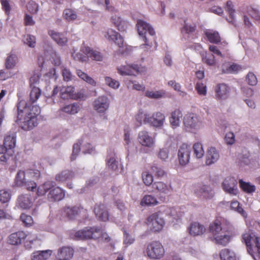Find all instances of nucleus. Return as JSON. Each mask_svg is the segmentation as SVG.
Instances as JSON below:
<instances>
[{"label":"nucleus","mask_w":260,"mask_h":260,"mask_svg":"<svg viewBox=\"0 0 260 260\" xmlns=\"http://www.w3.org/2000/svg\"><path fill=\"white\" fill-rule=\"evenodd\" d=\"M94 213L96 217L100 220L106 221L109 219V214L103 204L96 205L94 208Z\"/></svg>","instance_id":"b1692460"},{"label":"nucleus","mask_w":260,"mask_h":260,"mask_svg":"<svg viewBox=\"0 0 260 260\" xmlns=\"http://www.w3.org/2000/svg\"><path fill=\"white\" fill-rule=\"evenodd\" d=\"M61 98L64 100L68 99H76L78 96L74 88L72 86H62L60 89Z\"/></svg>","instance_id":"bb28decb"},{"label":"nucleus","mask_w":260,"mask_h":260,"mask_svg":"<svg viewBox=\"0 0 260 260\" xmlns=\"http://www.w3.org/2000/svg\"><path fill=\"white\" fill-rule=\"evenodd\" d=\"M41 90L36 86L32 87L30 93V100L31 102V104L34 103L38 99L41 95Z\"/></svg>","instance_id":"603ef678"},{"label":"nucleus","mask_w":260,"mask_h":260,"mask_svg":"<svg viewBox=\"0 0 260 260\" xmlns=\"http://www.w3.org/2000/svg\"><path fill=\"white\" fill-rule=\"evenodd\" d=\"M49 34L60 46L64 45L68 41L67 38L62 34L57 32L54 30H50Z\"/></svg>","instance_id":"f704fd0d"},{"label":"nucleus","mask_w":260,"mask_h":260,"mask_svg":"<svg viewBox=\"0 0 260 260\" xmlns=\"http://www.w3.org/2000/svg\"><path fill=\"white\" fill-rule=\"evenodd\" d=\"M56 184L52 181H47L43 184L40 185L37 193L38 196H44L49 191L47 194V198L51 202L59 201L61 200L65 196L64 191L60 187H54Z\"/></svg>","instance_id":"20e7f679"},{"label":"nucleus","mask_w":260,"mask_h":260,"mask_svg":"<svg viewBox=\"0 0 260 260\" xmlns=\"http://www.w3.org/2000/svg\"><path fill=\"white\" fill-rule=\"evenodd\" d=\"M80 51L86 54L88 58L96 61H102L103 56L100 52L98 51L91 49L89 47L86 46H82L80 48Z\"/></svg>","instance_id":"412c9836"},{"label":"nucleus","mask_w":260,"mask_h":260,"mask_svg":"<svg viewBox=\"0 0 260 260\" xmlns=\"http://www.w3.org/2000/svg\"><path fill=\"white\" fill-rule=\"evenodd\" d=\"M237 184V181L234 177L228 176L223 181L222 187L226 193L236 196L239 192Z\"/></svg>","instance_id":"f8f14e48"},{"label":"nucleus","mask_w":260,"mask_h":260,"mask_svg":"<svg viewBox=\"0 0 260 260\" xmlns=\"http://www.w3.org/2000/svg\"><path fill=\"white\" fill-rule=\"evenodd\" d=\"M80 109V108L78 104L74 103L65 106L62 108V111L68 114H75L78 112Z\"/></svg>","instance_id":"79ce46f5"},{"label":"nucleus","mask_w":260,"mask_h":260,"mask_svg":"<svg viewBox=\"0 0 260 260\" xmlns=\"http://www.w3.org/2000/svg\"><path fill=\"white\" fill-rule=\"evenodd\" d=\"M74 253L73 248L70 246H63L57 251L56 258L57 260H71Z\"/></svg>","instance_id":"dca6fc26"},{"label":"nucleus","mask_w":260,"mask_h":260,"mask_svg":"<svg viewBox=\"0 0 260 260\" xmlns=\"http://www.w3.org/2000/svg\"><path fill=\"white\" fill-rule=\"evenodd\" d=\"M191 150V147L186 144L180 146L178 152V158L181 165L185 166L189 162Z\"/></svg>","instance_id":"ddd939ff"},{"label":"nucleus","mask_w":260,"mask_h":260,"mask_svg":"<svg viewBox=\"0 0 260 260\" xmlns=\"http://www.w3.org/2000/svg\"><path fill=\"white\" fill-rule=\"evenodd\" d=\"M188 230L190 235L196 236L202 235L205 233L206 230L203 224L194 222L190 224L188 228Z\"/></svg>","instance_id":"5701e85b"},{"label":"nucleus","mask_w":260,"mask_h":260,"mask_svg":"<svg viewBox=\"0 0 260 260\" xmlns=\"http://www.w3.org/2000/svg\"><path fill=\"white\" fill-rule=\"evenodd\" d=\"M239 69V67L237 64L230 65L228 63H224L222 66V72L224 73H232L236 72Z\"/></svg>","instance_id":"864d4df0"},{"label":"nucleus","mask_w":260,"mask_h":260,"mask_svg":"<svg viewBox=\"0 0 260 260\" xmlns=\"http://www.w3.org/2000/svg\"><path fill=\"white\" fill-rule=\"evenodd\" d=\"M196 25L194 23H191L187 20H184V25L182 28V32L185 34H190L195 31Z\"/></svg>","instance_id":"8fccbe9b"},{"label":"nucleus","mask_w":260,"mask_h":260,"mask_svg":"<svg viewBox=\"0 0 260 260\" xmlns=\"http://www.w3.org/2000/svg\"><path fill=\"white\" fill-rule=\"evenodd\" d=\"M246 81L248 84L251 86H255L257 83L256 76L252 72H249L246 76Z\"/></svg>","instance_id":"0e129e2a"},{"label":"nucleus","mask_w":260,"mask_h":260,"mask_svg":"<svg viewBox=\"0 0 260 260\" xmlns=\"http://www.w3.org/2000/svg\"><path fill=\"white\" fill-rule=\"evenodd\" d=\"M118 161L113 156H110L107 160V165L108 167L113 170H116L118 168Z\"/></svg>","instance_id":"69168bd1"},{"label":"nucleus","mask_w":260,"mask_h":260,"mask_svg":"<svg viewBox=\"0 0 260 260\" xmlns=\"http://www.w3.org/2000/svg\"><path fill=\"white\" fill-rule=\"evenodd\" d=\"M202 59L203 61L209 66H214L216 64L215 56L212 54H206L203 56Z\"/></svg>","instance_id":"052dcab7"},{"label":"nucleus","mask_w":260,"mask_h":260,"mask_svg":"<svg viewBox=\"0 0 260 260\" xmlns=\"http://www.w3.org/2000/svg\"><path fill=\"white\" fill-rule=\"evenodd\" d=\"M215 91L217 98L226 99L229 96L230 88L225 84H219L216 86Z\"/></svg>","instance_id":"cd10ccee"},{"label":"nucleus","mask_w":260,"mask_h":260,"mask_svg":"<svg viewBox=\"0 0 260 260\" xmlns=\"http://www.w3.org/2000/svg\"><path fill=\"white\" fill-rule=\"evenodd\" d=\"M101 234V229L98 227L85 228L72 234V238L77 240H86L98 238Z\"/></svg>","instance_id":"423d86ee"},{"label":"nucleus","mask_w":260,"mask_h":260,"mask_svg":"<svg viewBox=\"0 0 260 260\" xmlns=\"http://www.w3.org/2000/svg\"><path fill=\"white\" fill-rule=\"evenodd\" d=\"M151 170L155 177L157 178H161L167 176V172L163 167L156 164H153L151 166Z\"/></svg>","instance_id":"c9c22d12"},{"label":"nucleus","mask_w":260,"mask_h":260,"mask_svg":"<svg viewBox=\"0 0 260 260\" xmlns=\"http://www.w3.org/2000/svg\"><path fill=\"white\" fill-rule=\"evenodd\" d=\"M27 9L32 14H35L38 12V5L34 1H30L27 5Z\"/></svg>","instance_id":"338daca9"},{"label":"nucleus","mask_w":260,"mask_h":260,"mask_svg":"<svg viewBox=\"0 0 260 260\" xmlns=\"http://www.w3.org/2000/svg\"><path fill=\"white\" fill-rule=\"evenodd\" d=\"M196 194L203 199H210L214 196V191L208 186L203 185L196 190Z\"/></svg>","instance_id":"4be33fe9"},{"label":"nucleus","mask_w":260,"mask_h":260,"mask_svg":"<svg viewBox=\"0 0 260 260\" xmlns=\"http://www.w3.org/2000/svg\"><path fill=\"white\" fill-rule=\"evenodd\" d=\"M118 72L122 76L136 75L139 72V68L137 65L121 66L117 68Z\"/></svg>","instance_id":"6ab92c4d"},{"label":"nucleus","mask_w":260,"mask_h":260,"mask_svg":"<svg viewBox=\"0 0 260 260\" xmlns=\"http://www.w3.org/2000/svg\"><path fill=\"white\" fill-rule=\"evenodd\" d=\"M145 95L150 99H159L165 98L166 91L162 89L159 90H147L145 92Z\"/></svg>","instance_id":"e433bc0d"},{"label":"nucleus","mask_w":260,"mask_h":260,"mask_svg":"<svg viewBox=\"0 0 260 260\" xmlns=\"http://www.w3.org/2000/svg\"><path fill=\"white\" fill-rule=\"evenodd\" d=\"M182 117V114L179 109H176L171 114L169 120L171 125L174 128L180 125L181 119Z\"/></svg>","instance_id":"c756f323"},{"label":"nucleus","mask_w":260,"mask_h":260,"mask_svg":"<svg viewBox=\"0 0 260 260\" xmlns=\"http://www.w3.org/2000/svg\"><path fill=\"white\" fill-rule=\"evenodd\" d=\"M239 183L242 189L245 192L251 193L255 191V186L249 183H246L242 180H240Z\"/></svg>","instance_id":"4d7b16f0"},{"label":"nucleus","mask_w":260,"mask_h":260,"mask_svg":"<svg viewBox=\"0 0 260 260\" xmlns=\"http://www.w3.org/2000/svg\"><path fill=\"white\" fill-rule=\"evenodd\" d=\"M169 156V150L168 148H160L157 153V157L162 161H167Z\"/></svg>","instance_id":"5fc2aeb1"},{"label":"nucleus","mask_w":260,"mask_h":260,"mask_svg":"<svg viewBox=\"0 0 260 260\" xmlns=\"http://www.w3.org/2000/svg\"><path fill=\"white\" fill-rule=\"evenodd\" d=\"M18 57L15 54L8 56L6 61V67L7 69H13L18 62Z\"/></svg>","instance_id":"de8ad7c7"},{"label":"nucleus","mask_w":260,"mask_h":260,"mask_svg":"<svg viewBox=\"0 0 260 260\" xmlns=\"http://www.w3.org/2000/svg\"><path fill=\"white\" fill-rule=\"evenodd\" d=\"M25 233L23 231H18L11 234L8 238V242L12 245L21 244L22 240L25 239Z\"/></svg>","instance_id":"a878e982"},{"label":"nucleus","mask_w":260,"mask_h":260,"mask_svg":"<svg viewBox=\"0 0 260 260\" xmlns=\"http://www.w3.org/2000/svg\"><path fill=\"white\" fill-rule=\"evenodd\" d=\"M142 177L143 181L146 185L149 186L152 184L153 181V178L152 175L148 172H143L142 174Z\"/></svg>","instance_id":"13d9d810"},{"label":"nucleus","mask_w":260,"mask_h":260,"mask_svg":"<svg viewBox=\"0 0 260 260\" xmlns=\"http://www.w3.org/2000/svg\"><path fill=\"white\" fill-rule=\"evenodd\" d=\"M23 41L29 47L34 48L36 46V38L34 36L26 35L24 37Z\"/></svg>","instance_id":"6e6d98bb"},{"label":"nucleus","mask_w":260,"mask_h":260,"mask_svg":"<svg viewBox=\"0 0 260 260\" xmlns=\"http://www.w3.org/2000/svg\"><path fill=\"white\" fill-rule=\"evenodd\" d=\"M51 254V250L37 251L32 253L31 259V260H47L50 257Z\"/></svg>","instance_id":"473e14b6"},{"label":"nucleus","mask_w":260,"mask_h":260,"mask_svg":"<svg viewBox=\"0 0 260 260\" xmlns=\"http://www.w3.org/2000/svg\"><path fill=\"white\" fill-rule=\"evenodd\" d=\"M63 211L67 216L71 219H74L82 213L86 212L85 210L79 206H67L64 208Z\"/></svg>","instance_id":"aec40b11"},{"label":"nucleus","mask_w":260,"mask_h":260,"mask_svg":"<svg viewBox=\"0 0 260 260\" xmlns=\"http://www.w3.org/2000/svg\"><path fill=\"white\" fill-rule=\"evenodd\" d=\"M16 144V136L14 134L7 135L4 139V144L0 146V154L7 153L8 156L14 153V149Z\"/></svg>","instance_id":"9d476101"},{"label":"nucleus","mask_w":260,"mask_h":260,"mask_svg":"<svg viewBox=\"0 0 260 260\" xmlns=\"http://www.w3.org/2000/svg\"><path fill=\"white\" fill-rule=\"evenodd\" d=\"M142 205H156L158 204L156 199L151 195H146L144 197L141 201Z\"/></svg>","instance_id":"3c124183"},{"label":"nucleus","mask_w":260,"mask_h":260,"mask_svg":"<svg viewBox=\"0 0 260 260\" xmlns=\"http://www.w3.org/2000/svg\"><path fill=\"white\" fill-rule=\"evenodd\" d=\"M153 189L164 194H168L172 190L171 184H166L162 181H156L152 184Z\"/></svg>","instance_id":"c85d7f7f"},{"label":"nucleus","mask_w":260,"mask_h":260,"mask_svg":"<svg viewBox=\"0 0 260 260\" xmlns=\"http://www.w3.org/2000/svg\"><path fill=\"white\" fill-rule=\"evenodd\" d=\"M63 18L68 21H74L77 18L76 12L71 9H66L63 12Z\"/></svg>","instance_id":"c03bdc74"},{"label":"nucleus","mask_w":260,"mask_h":260,"mask_svg":"<svg viewBox=\"0 0 260 260\" xmlns=\"http://www.w3.org/2000/svg\"><path fill=\"white\" fill-rule=\"evenodd\" d=\"M17 119H21L24 116L23 121L19 124L24 131H29L38 125L37 116L40 113L41 110L37 105H32L25 101H20L17 104Z\"/></svg>","instance_id":"f257e3e1"},{"label":"nucleus","mask_w":260,"mask_h":260,"mask_svg":"<svg viewBox=\"0 0 260 260\" xmlns=\"http://www.w3.org/2000/svg\"><path fill=\"white\" fill-rule=\"evenodd\" d=\"M40 176V173L37 170H19L16 176L15 183L18 186H24L27 190L34 191L37 187L35 180Z\"/></svg>","instance_id":"7ed1b4c3"},{"label":"nucleus","mask_w":260,"mask_h":260,"mask_svg":"<svg viewBox=\"0 0 260 260\" xmlns=\"http://www.w3.org/2000/svg\"><path fill=\"white\" fill-rule=\"evenodd\" d=\"M74 176V174L70 170H64L58 173L56 175L55 179L56 181L64 182L71 179Z\"/></svg>","instance_id":"4c0bfd02"},{"label":"nucleus","mask_w":260,"mask_h":260,"mask_svg":"<svg viewBox=\"0 0 260 260\" xmlns=\"http://www.w3.org/2000/svg\"><path fill=\"white\" fill-rule=\"evenodd\" d=\"M193 149L197 158H200L204 156L205 152L201 143H196L193 146Z\"/></svg>","instance_id":"09e8293b"},{"label":"nucleus","mask_w":260,"mask_h":260,"mask_svg":"<svg viewBox=\"0 0 260 260\" xmlns=\"http://www.w3.org/2000/svg\"><path fill=\"white\" fill-rule=\"evenodd\" d=\"M11 198V194L8 190L2 189L0 190V201L5 203L8 202Z\"/></svg>","instance_id":"e2e57ef3"},{"label":"nucleus","mask_w":260,"mask_h":260,"mask_svg":"<svg viewBox=\"0 0 260 260\" xmlns=\"http://www.w3.org/2000/svg\"><path fill=\"white\" fill-rule=\"evenodd\" d=\"M150 114L146 111L139 110L135 116V120L138 123V126H141L142 124H149Z\"/></svg>","instance_id":"7c9ffc66"},{"label":"nucleus","mask_w":260,"mask_h":260,"mask_svg":"<svg viewBox=\"0 0 260 260\" xmlns=\"http://www.w3.org/2000/svg\"><path fill=\"white\" fill-rule=\"evenodd\" d=\"M137 26L138 34L143 40H146L147 42L150 40V38L154 37L155 32L153 28L148 23L141 20H138Z\"/></svg>","instance_id":"1a4fd4ad"},{"label":"nucleus","mask_w":260,"mask_h":260,"mask_svg":"<svg viewBox=\"0 0 260 260\" xmlns=\"http://www.w3.org/2000/svg\"><path fill=\"white\" fill-rule=\"evenodd\" d=\"M72 57L75 60L82 62H86L88 61V56L85 54L83 55L80 52H76L75 51H74L72 53Z\"/></svg>","instance_id":"bf43d9fd"},{"label":"nucleus","mask_w":260,"mask_h":260,"mask_svg":"<svg viewBox=\"0 0 260 260\" xmlns=\"http://www.w3.org/2000/svg\"><path fill=\"white\" fill-rule=\"evenodd\" d=\"M221 260H236L235 254L228 249H222L220 253Z\"/></svg>","instance_id":"a19ab883"},{"label":"nucleus","mask_w":260,"mask_h":260,"mask_svg":"<svg viewBox=\"0 0 260 260\" xmlns=\"http://www.w3.org/2000/svg\"><path fill=\"white\" fill-rule=\"evenodd\" d=\"M164 224L163 218L157 213L150 215L147 218V224L150 230L154 232L161 230Z\"/></svg>","instance_id":"9b49d317"},{"label":"nucleus","mask_w":260,"mask_h":260,"mask_svg":"<svg viewBox=\"0 0 260 260\" xmlns=\"http://www.w3.org/2000/svg\"><path fill=\"white\" fill-rule=\"evenodd\" d=\"M225 11L228 13L230 17V19H228L229 22L232 24L234 23V19H235V10L234 9V6L233 4V3L231 1H229L226 2V6L225 7Z\"/></svg>","instance_id":"58836bf2"},{"label":"nucleus","mask_w":260,"mask_h":260,"mask_svg":"<svg viewBox=\"0 0 260 260\" xmlns=\"http://www.w3.org/2000/svg\"><path fill=\"white\" fill-rule=\"evenodd\" d=\"M209 230L212 235L211 241L215 244L225 246L230 242V231L220 220H215L210 223Z\"/></svg>","instance_id":"f03ea898"},{"label":"nucleus","mask_w":260,"mask_h":260,"mask_svg":"<svg viewBox=\"0 0 260 260\" xmlns=\"http://www.w3.org/2000/svg\"><path fill=\"white\" fill-rule=\"evenodd\" d=\"M168 84L169 86L172 87L175 91H177L180 96L183 98H185L187 96V92L181 90V86L179 83H177L175 81L171 80L168 82Z\"/></svg>","instance_id":"37998d69"},{"label":"nucleus","mask_w":260,"mask_h":260,"mask_svg":"<svg viewBox=\"0 0 260 260\" xmlns=\"http://www.w3.org/2000/svg\"><path fill=\"white\" fill-rule=\"evenodd\" d=\"M82 145L81 141H79L77 143L74 144L73 147V153L71 156V160L75 159L76 156L78 154L80 150V146Z\"/></svg>","instance_id":"774afa93"},{"label":"nucleus","mask_w":260,"mask_h":260,"mask_svg":"<svg viewBox=\"0 0 260 260\" xmlns=\"http://www.w3.org/2000/svg\"><path fill=\"white\" fill-rule=\"evenodd\" d=\"M138 140L143 146L152 148L155 144V139L146 131H141L138 134Z\"/></svg>","instance_id":"2eb2a0df"},{"label":"nucleus","mask_w":260,"mask_h":260,"mask_svg":"<svg viewBox=\"0 0 260 260\" xmlns=\"http://www.w3.org/2000/svg\"><path fill=\"white\" fill-rule=\"evenodd\" d=\"M183 123L185 128L189 131L198 130L203 127L201 118L193 113H188L184 116Z\"/></svg>","instance_id":"0eeeda50"},{"label":"nucleus","mask_w":260,"mask_h":260,"mask_svg":"<svg viewBox=\"0 0 260 260\" xmlns=\"http://www.w3.org/2000/svg\"><path fill=\"white\" fill-rule=\"evenodd\" d=\"M219 151L214 147L211 146L208 148L206 155V164L210 166L216 162L219 158Z\"/></svg>","instance_id":"a211bd4d"},{"label":"nucleus","mask_w":260,"mask_h":260,"mask_svg":"<svg viewBox=\"0 0 260 260\" xmlns=\"http://www.w3.org/2000/svg\"><path fill=\"white\" fill-rule=\"evenodd\" d=\"M25 239H26V241L25 247L27 249H30L32 247L31 245L38 241V236L36 234L31 233L25 234Z\"/></svg>","instance_id":"ea45409f"},{"label":"nucleus","mask_w":260,"mask_h":260,"mask_svg":"<svg viewBox=\"0 0 260 260\" xmlns=\"http://www.w3.org/2000/svg\"><path fill=\"white\" fill-rule=\"evenodd\" d=\"M231 209L240 214L243 217L246 218L247 214L243 209L242 205L237 201H232L231 204Z\"/></svg>","instance_id":"49530a36"},{"label":"nucleus","mask_w":260,"mask_h":260,"mask_svg":"<svg viewBox=\"0 0 260 260\" xmlns=\"http://www.w3.org/2000/svg\"><path fill=\"white\" fill-rule=\"evenodd\" d=\"M204 34L208 40L211 43L218 44L221 41V38L217 31L213 29H207L204 31Z\"/></svg>","instance_id":"2f4dec72"},{"label":"nucleus","mask_w":260,"mask_h":260,"mask_svg":"<svg viewBox=\"0 0 260 260\" xmlns=\"http://www.w3.org/2000/svg\"><path fill=\"white\" fill-rule=\"evenodd\" d=\"M146 252L150 258L158 259L164 256L165 249L160 242L153 241L148 245Z\"/></svg>","instance_id":"6e6552de"},{"label":"nucleus","mask_w":260,"mask_h":260,"mask_svg":"<svg viewBox=\"0 0 260 260\" xmlns=\"http://www.w3.org/2000/svg\"><path fill=\"white\" fill-rule=\"evenodd\" d=\"M17 205L22 209H28L32 205V202L28 194H21L17 199Z\"/></svg>","instance_id":"393cba45"},{"label":"nucleus","mask_w":260,"mask_h":260,"mask_svg":"<svg viewBox=\"0 0 260 260\" xmlns=\"http://www.w3.org/2000/svg\"><path fill=\"white\" fill-rule=\"evenodd\" d=\"M109 105V100L105 95L99 96L93 103L94 110L99 113H104L108 109Z\"/></svg>","instance_id":"4468645a"},{"label":"nucleus","mask_w":260,"mask_h":260,"mask_svg":"<svg viewBox=\"0 0 260 260\" xmlns=\"http://www.w3.org/2000/svg\"><path fill=\"white\" fill-rule=\"evenodd\" d=\"M248 253L254 260H260V237L249 231L243 234Z\"/></svg>","instance_id":"39448f33"},{"label":"nucleus","mask_w":260,"mask_h":260,"mask_svg":"<svg viewBox=\"0 0 260 260\" xmlns=\"http://www.w3.org/2000/svg\"><path fill=\"white\" fill-rule=\"evenodd\" d=\"M149 118V125L155 127H159L164 125L166 117L163 113L157 112L152 115L150 114Z\"/></svg>","instance_id":"f3484780"},{"label":"nucleus","mask_w":260,"mask_h":260,"mask_svg":"<svg viewBox=\"0 0 260 260\" xmlns=\"http://www.w3.org/2000/svg\"><path fill=\"white\" fill-rule=\"evenodd\" d=\"M111 21L117 29L120 31H124L127 28V23L115 13L111 17Z\"/></svg>","instance_id":"72a5a7b5"},{"label":"nucleus","mask_w":260,"mask_h":260,"mask_svg":"<svg viewBox=\"0 0 260 260\" xmlns=\"http://www.w3.org/2000/svg\"><path fill=\"white\" fill-rule=\"evenodd\" d=\"M105 80L106 84L112 88L117 89L119 87V82L110 77H106Z\"/></svg>","instance_id":"680f3d73"},{"label":"nucleus","mask_w":260,"mask_h":260,"mask_svg":"<svg viewBox=\"0 0 260 260\" xmlns=\"http://www.w3.org/2000/svg\"><path fill=\"white\" fill-rule=\"evenodd\" d=\"M240 160L245 165H248L251 163H254V159L250 154L249 152L246 150L242 151Z\"/></svg>","instance_id":"a18cd8bd"}]
</instances>
